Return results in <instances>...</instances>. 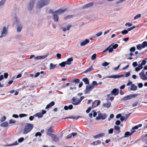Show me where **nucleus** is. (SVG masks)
<instances>
[{
    "label": "nucleus",
    "instance_id": "62",
    "mask_svg": "<svg viewBox=\"0 0 147 147\" xmlns=\"http://www.w3.org/2000/svg\"><path fill=\"white\" fill-rule=\"evenodd\" d=\"M132 25V24H131L129 22L125 24V26H128L129 27L131 26Z\"/></svg>",
    "mask_w": 147,
    "mask_h": 147
},
{
    "label": "nucleus",
    "instance_id": "9",
    "mask_svg": "<svg viewBox=\"0 0 147 147\" xmlns=\"http://www.w3.org/2000/svg\"><path fill=\"white\" fill-rule=\"evenodd\" d=\"M66 10V9H62L60 8L59 9L55 11L54 12L56 13L58 15H60L63 13Z\"/></svg>",
    "mask_w": 147,
    "mask_h": 147
},
{
    "label": "nucleus",
    "instance_id": "32",
    "mask_svg": "<svg viewBox=\"0 0 147 147\" xmlns=\"http://www.w3.org/2000/svg\"><path fill=\"white\" fill-rule=\"evenodd\" d=\"M22 28V25H18L17 28V31L18 32H21Z\"/></svg>",
    "mask_w": 147,
    "mask_h": 147
},
{
    "label": "nucleus",
    "instance_id": "1",
    "mask_svg": "<svg viewBox=\"0 0 147 147\" xmlns=\"http://www.w3.org/2000/svg\"><path fill=\"white\" fill-rule=\"evenodd\" d=\"M50 2L49 0H41L40 1L37 5V7L40 8L48 4Z\"/></svg>",
    "mask_w": 147,
    "mask_h": 147
},
{
    "label": "nucleus",
    "instance_id": "5",
    "mask_svg": "<svg viewBox=\"0 0 147 147\" xmlns=\"http://www.w3.org/2000/svg\"><path fill=\"white\" fill-rule=\"evenodd\" d=\"M141 78L143 80H147V77L145 75L144 71L143 70L139 74Z\"/></svg>",
    "mask_w": 147,
    "mask_h": 147
},
{
    "label": "nucleus",
    "instance_id": "10",
    "mask_svg": "<svg viewBox=\"0 0 147 147\" xmlns=\"http://www.w3.org/2000/svg\"><path fill=\"white\" fill-rule=\"evenodd\" d=\"M53 132V126H51L47 130V134L48 136H50L53 134L51 133Z\"/></svg>",
    "mask_w": 147,
    "mask_h": 147
},
{
    "label": "nucleus",
    "instance_id": "48",
    "mask_svg": "<svg viewBox=\"0 0 147 147\" xmlns=\"http://www.w3.org/2000/svg\"><path fill=\"white\" fill-rule=\"evenodd\" d=\"M130 51L131 52H134L136 50V48L135 47H133L130 49Z\"/></svg>",
    "mask_w": 147,
    "mask_h": 147
},
{
    "label": "nucleus",
    "instance_id": "2",
    "mask_svg": "<svg viewBox=\"0 0 147 147\" xmlns=\"http://www.w3.org/2000/svg\"><path fill=\"white\" fill-rule=\"evenodd\" d=\"M33 127V124L30 123L28 124L24 127L23 134H26L29 132L32 129Z\"/></svg>",
    "mask_w": 147,
    "mask_h": 147
},
{
    "label": "nucleus",
    "instance_id": "52",
    "mask_svg": "<svg viewBox=\"0 0 147 147\" xmlns=\"http://www.w3.org/2000/svg\"><path fill=\"white\" fill-rule=\"evenodd\" d=\"M42 134L40 132H37L35 134V136L36 137H37V136H41Z\"/></svg>",
    "mask_w": 147,
    "mask_h": 147
},
{
    "label": "nucleus",
    "instance_id": "38",
    "mask_svg": "<svg viewBox=\"0 0 147 147\" xmlns=\"http://www.w3.org/2000/svg\"><path fill=\"white\" fill-rule=\"evenodd\" d=\"M137 48L139 50H141L142 48H142V45L141 44H139L137 45Z\"/></svg>",
    "mask_w": 147,
    "mask_h": 147
},
{
    "label": "nucleus",
    "instance_id": "15",
    "mask_svg": "<svg viewBox=\"0 0 147 147\" xmlns=\"http://www.w3.org/2000/svg\"><path fill=\"white\" fill-rule=\"evenodd\" d=\"M52 138L53 140L55 142H58L59 141V138L57 137L56 135L53 134L51 136H50Z\"/></svg>",
    "mask_w": 147,
    "mask_h": 147
},
{
    "label": "nucleus",
    "instance_id": "37",
    "mask_svg": "<svg viewBox=\"0 0 147 147\" xmlns=\"http://www.w3.org/2000/svg\"><path fill=\"white\" fill-rule=\"evenodd\" d=\"M143 48H144L146 47H147V42L144 41L142 44Z\"/></svg>",
    "mask_w": 147,
    "mask_h": 147
},
{
    "label": "nucleus",
    "instance_id": "3",
    "mask_svg": "<svg viewBox=\"0 0 147 147\" xmlns=\"http://www.w3.org/2000/svg\"><path fill=\"white\" fill-rule=\"evenodd\" d=\"M82 94V93H79L76 96L72 98V101H81L84 98V96H81Z\"/></svg>",
    "mask_w": 147,
    "mask_h": 147
},
{
    "label": "nucleus",
    "instance_id": "45",
    "mask_svg": "<svg viewBox=\"0 0 147 147\" xmlns=\"http://www.w3.org/2000/svg\"><path fill=\"white\" fill-rule=\"evenodd\" d=\"M27 114H21L19 115V117L21 118H22L24 117L27 116Z\"/></svg>",
    "mask_w": 147,
    "mask_h": 147
},
{
    "label": "nucleus",
    "instance_id": "53",
    "mask_svg": "<svg viewBox=\"0 0 147 147\" xmlns=\"http://www.w3.org/2000/svg\"><path fill=\"white\" fill-rule=\"evenodd\" d=\"M146 60L147 59H145L144 60H143L142 61V62L141 63L142 65H144L146 64Z\"/></svg>",
    "mask_w": 147,
    "mask_h": 147
},
{
    "label": "nucleus",
    "instance_id": "22",
    "mask_svg": "<svg viewBox=\"0 0 147 147\" xmlns=\"http://www.w3.org/2000/svg\"><path fill=\"white\" fill-rule=\"evenodd\" d=\"M54 102H51L50 103L47 105L46 107V109H48L55 105Z\"/></svg>",
    "mask_w": 147,
    "mask_h": 147
},
{
    "label": "nucleus",
    "instance_id": "33",
    "mask_svg": "<svg viewBox=\"0 0 147 147\" xmlns=\"http://www.w3.org/2000/svg\"><path fill=\"white\" fill-rule=\"evenodd\" d=\"M114 129L115 130L118 131L119 133L120 132V127L119 126L115 125L114 126Z\"/></svg>",
    "mask_w": 147,
    "mask_h": 147
},
{
    "label": "nucleus",
    "instance_id": "41",
    "mask_svg": "<svg viewBox=\"0 0 147 147\" xmlns=\"http://www.w3.org/2000/svg\"><path fill=\"white\" fill-rule=\"evenodd\" d=\"M128 32V31L127 30H124L121 32V33L123 34H126Z\"/></svg>",
    "mask_w": 147,
    "mask_h": 147
},
{
    "label": "nucleus",
    "instance_id": "29",
    "mask_svg": "<svg viewBox=\"0 0 147 147\" xmlns=\"http://www.w3.org/2000/svg\"><path fill=\"white\" fill-rule=\"evenodd\" d=\"M9 124L7 122H5L1 124V127H6L8 126Z\"/></svg>",
    "mask_w": 147,
    "mask_h": 147
},
{
    "label": "nucleus",
    "instance_id": "61",
    "mask_svg": "<svg viewBox=\"0 0 147 147\" xmlns=\"http://www.w3.org/2000/svg\"><path fill=\"white\" fill-rule=\"evenodd\" d=\"M91 107H90L89 108H88L86 111V112L87 113H89L91 111Z\"/></svg>",
    "mask_w": 147,
    "mask_h": 147
},
{
    "label": "nucleus",
    "instance_id": "58",
    "mask_svg": "<svg viewBox=\"0 0 147 147\" xmlns=\"http://www.w3.org/2000/svg\"><path fill=\"white\" fill-rule=\"evenodd\" d=\"M6 119V117L5 116H4L3 118L1 119V122H3Z\"/></svg>",
    "mask_w": 147,
    "mask_h": 147
},
{
    "label": "nucleus",
    "instance_id": "64",
    "mask_svg": "<svg viewBox=\"0 0 147 147\" xmlns=\"http://www.w3.org/2000/svg\"><path fill=\"white\" fill-rule=\"evenodd\" d=\"M121 123V122L119 120H117L115 122V124L116 125H119Z\"/></svg>",
    "mask_w": 147,
    "mask_h": 147
},
{
    "label": "nucleus",
    "instance_id": "36",
    "mask_svg": "<svg viewBox=\"0 0 147 147\" xmlns=\"http://www.w3.org/2000/svg\"><path fill=\"white\" fill-rule=\"evenodd\" d=\"M71 25H68L67 27V28L66 29L65 28L63 27L62 28L63 30V31H65L66 30H68L71 27Z\"/></svg>",
    "mask_w": 147,
    "mask_h": 147
},
{
    "label": "nucleus",
    "instance_id": "43",
    "mask_svg": "<svg viewBox=\"0 0 147 147\" xmlns=\"http://www.w3.org/2000/svg\"><path fill=\"white\" fill-rule=\"evenodd\" d=\"M110 46L108 47L106 49H105V50H104L102 52V54H103L105 53L108 50L109 51V49H110Z\"/></svg>",
    "mask_w": 147,
    "mask_h": 147
},
{
    "label": "nucleus",
    "instance_id": "17",
    "mask_svg": "<svg viewBox=\"0 0 147 147\" xmlns=\"http://www.w3.org/2000/svg\"><path fill=\"white\" fill-rule=\"evenodd\" d=\"M53 20L54 21L57 22L58 21L59 17L58 15L54 12L53 13Z\"/></svg>",
    "mask_w": 147,
    "mask_h": 147
},
{
    "label": "nucleus",
    "instance_id": "42",
    "mask_svg": "<svg viewBox=\"0 0 147 147\" xmlns=\"http://www.w3.org/2000/svg\"><path fill=\"white\" fill-rule=\"evenodd\" d=\"M18 144V143L17 141H16L13 144H10L8 145V146H15Z\"/></svg>",
    "mask_w": 147,
    "mask_h": 147
},
{
    "label": "nucleus",
    "instance_id": "60",
    "mask_svg": "<svg viewBox=\"0 0 147 147\" xmlns=\"http://www.w3.org/2000/svg\"><path fill=\"white\" fill-rule=\"evenodd\" d=\"M16 121H15V120H13V119H10V120H9V123L11 124V123H14L16 122Z\"/></svg>",
    "mask_w": 147,
    "mask_h": 147
},
{
    "label": "nucleus",
    "instance_id": "7",
    "mask_svg": "<svg viewBox=\"0 0 147 147\" xmlns=\"http://www.w3.org/2000/svg\"><path fill=\"white\" fill-rule=\"evenodd\" d=\"M7 30L5 27H4L1 30V35L0 36V38L3 37L5 36L7 34Z\"/></svg>",
    "mask_w": 147,
    "mask_h": 147
},
{
    "label": "nucleus",
    "instance_id": "4",
    "mask_svg": "<svg viewBox=\"0 0 147 147\" xmlns=\"http://www.w3.org/2000/svg\"><path fill=\"white\" fill-rule=\"evenodd\" d=\"M138 96V94H133L125 96L123 98V100H126L131 98H133L137 97Z\"/></svg>",
    "mask_w": 147,
    "mask_h": 147
},
{
    "label": "nucleus",
    "instance_id": "35",
    "mask_svg": "<svg viewBox=\"0 0 147 147\" xmlns=\"http://www.w3.org/2000/svg\"><path fill=\"white\" fill-rule=\"evenodd\" d=\"M56 66V65H54L52 63H51L50 65V69H54Z\"/></svg>",
    "mask_w": 147,
    "mask_h": 147
},
{
    "label": "nucleus",
    "instance_id": "54",
    "mask_svg": "<svg viewBox=\"0 0 147 147\" xmlns=\"http://www.w3.org/2000/svg\"><path fill=\"white\" fill-rule=\"evenodd\" d=\"M96 102H93L92 103V107L93 108L97 106L96 104Z\"/></svg>",
    "mask_w": 147,
    "mask_h": 147
},
{
    "label": "nucleus",
    "instance_id": "12",
    "mask_svg": "<svg viewBox=\"0 0 147 147\" xmlns=\"http://www.w3.org/2000/svg\"><path fill=\"white\" fill-rule=\"evenodd\" d=\"M119 93V90L118 89L114 88L111 91V94L113 95L116 96Z\"/></svg>",
    "mask_w": 147,
    "mask_h": 147
},
{
    "label": "nucleus",
    "instance_id": "46",
    "mask_svg": "<svg viewBox=\"0 0 147 147\" xmlns=\"http://www.w3.org/2000/svg\"><path fill=\"white\" fill-rule=\"evenodd\" d=\"M92 85H93V86H97L98 85V84L95 81H94L92 82Z\"/></svg>",
    "mask_w": 147,
    "mask_h": 147
},
{
    "label": "nucleus",
    "instance_id": "23",
    "mask_svg": "<svg viewBox=\"0 0 147 147\" xmlns=\"http://www.w3.org/2000/svg\"><path fill=\"white\" fill-rule=\"evenodd\" d=\"M73 60L72 57H71L68 59L65 62L67 64L69 65L71 64V62Z\"/></svg>",
    "mask_w": 147,
    "mask_h": 147
},
{
    "label": "nucleus",
    "instance_id": "21",
    "mask_svg": "<svg viewBox=\"0 0 147 147\" xmlns=\"http://www.w3.org/2000/svg\"><path fill=\"white\" fill-rule=\"evenodd\" d=\"M101 142L100 140H98L96 141L93 142L92 143L90 144V145H93V146H96L98 145H99L101 144Z\"/></svg>",
    "mask_w": 147,
    "mask_h": 147
},
{
    "label": "nucleus",
    "instance_id": "24",
    "mask_svg": "<svg viewBox=\"0 0 147 147\" xmlns=\"http://www.w3.org/2000/svg\"><path fill=\"white\" fill-rule=\"evenodd\" d=\"M123 75H113L112 76H108V77L109 78H119L120 77H122Z\"/></svg>",
    "mask_w": 147,
    "mask_h": 147
},
{
    "label": "nucleus",
    "instance_id": "50",
    "mask_svg": "<svg viewBox=\"0 0 147 147\" xmlns=\"http://www.w3.org/2000/svg\"><path fill=\"white\" fill-rule=\"evenodd\" d=\"M96 57V54H93L91 57V59H92L94 60L95 59Z\"/></svg>",
    "mask_w": 147,
    "mask_h": 147
},
{
    "label": "nucleus",
    "instance_id": "30",
    "mask_svg": "<svg viewBox=\"0 0 147 147\" xmlns=\"http://www.w3.org/2000/svg\"><path fill=\"white\" fill-rule=\"evenodd\" d=\"M93 69L92 68V66H91L89 68L87 69L84 71L85 73H87L90 72L91 70H93Z\"/></svg>",
    "mask_w": 147,
    "mask_h": 147
},
{
    "label": "nucleus",
    "instance_id": "19",
    "mask_svg": "<svg viewBox=\"0 0 147 147\" xmlns=\"http://www.w3.org/2000/svg\"><path fill=\"white\" fill-rule=\"evenodd\" d=\"M89 42L90 40L88 39H85L84 41L81 42L80 45L82 46H85L88 43H89Z\"/></svg>",
    "mask_w": 147,
    "mask_h": 147
},
{
    "label": "nucleus",
    "instance_id": "59",
    "mask_svg": "<svg viewBox=\"0 0 147 147\" xmlns=\"http://www.w3.org/2000/svg\"><path fill=\"white\" fill-rule=\"evenodd\" d=\"M5 1V0H2L0 2V6L3 5Z\"/></svg>",
    "mask_w": 147,
    "mask_h": 147
},
{
    "label": "nucleus",
    "instance_id": "34",
    "mask_svg": "<svg viewBox=\"0 0 147 147\" xmlns=\"http://www.w3.org/2000/svg\"><path fill=\"white\" fill-rule=\"evenodd\" d=\"M35 115L36 117H38V118H41L43 116L41 113L40 112L38 113L35 114Z\"/></svg>",
    "mask_w": 147,
    "mask_h": 147
},
{
    "label": "nucleus",
    "instance_id": "27",
    "mask_svg": "<svg viewBox=\"0 0 147 147\" xmlns=\"http://www.w3.org/2000/svg\"><path fill=\"white\" fill-rule=\"evenodd\" d=\"M142 124H140L138 125L135 126L134 127L132 128V131H135L134 130H135L138 129L139 127H141L142 126Z\"/></svg>",
    "mask_w": 147,
    "mask_h": 147
},
{
    "label": "nucleus",
    "instance_id": "39",
    "mask_svg": "<svg viewBox=\"0 0 147 147\" xmlns=\"http://www.w3.org/2000/svg\"><path fill=\"white\" fill-rule=\"evenodd\" d=\"M73 82L78 84L80 82V80L78 79H76L73 80Z\"/></svg>",
    "mask_w": 147,
    "mask_h": 147
},
{
    "label": "nucleus",
    "instance_id": "47",
    "mask_svg": "<svg viewBox=\"0 0 147 147\" xmlns=\"http://www.w3.org/2000/svg\"><path fill=\"white\" fill-rule=\"evenodd\" d=\"M109 63L107 62H104L102 64V65L103 66L105 67L109 65Z\"/></svg>",
    "mask_w": 147,
    "mask_h": 147
},
{
    "label": "nucleus",
    "instance_id": "44",
    "mask_svg": "<svg viewBox=\"0 0 147 147\" xmlns=\"http://www.w3.org/2000/svg\"><path fill=\"white\" fill-rule=\"evenodd\" d=\"M141 17V15L140 14H139L136 15L134 18V20H136Z\"/></svg>",
    "mask_w": 147,
    "mask_h": 147
},
{
    "label": "nucleus",
    "instance_id": "6",
    "mask_svg": "<svg viewBox=\"0 0 147 147\" xmlns=\"http://www.w3.org/2000/svg\"><path fill=\"white\" fill-rule=\"evenodd\" d=\"M94 88V86L93 85L86 86V88L85 90V93H88L90 91Z\"/></svg>",
    "mask_w": 147,
    "mask_h": 147
},
{
    "label": "nucleus",
    "instance_id": "26",
    "mask_svg": "<svg viewBox=\"0 0 147 147\" xmlns=\"http://www.w3.org/2000/svg\"><path fill=\"white\" fill-rule=\"evenodd\" d=\"M111 103L109 102H107L106 103H104L103 105V107L106 108H109L110 107Z\"/></svg>",
    "mask_w": 147,
    "mask_h": 147
},
{
    "label": "nucleus",
    "instance_id": "16",
    "mask_svg": "<svg viewBox=\"0 0 147 147\" xmlns=\"http://www.w3.org/2000/svg\"><path fill=\"white\" fill-rule=\"evenodd\" d=\"M93 5V2H90L88 4H86L84 6H83L82 8V9H85L86 8H88L89 7H92Z\"/></svg>",
    "mask_w": 147,
    "mask_h": 147
},
{
    "label": "nucleus",
    "instance_id": "51",
    "mask_svg": "<svg viewBox=\"0 0 147 147\" xmlns=\"http://www.w3.org/2000/svg\"><path fill=\"white\" fill-rule=\"evenodd\" d=\"M81 102H72V104L74 105H77L79 104Z\"/></svg>",
    "mask_w": 147,
    "mask_h": 147
},
{
    "label": "nucleus",
    "instance_id": "40",
    "mask_svg": "<svg viewBox=\"0 0 147 147\" xmlns=\"http://www.w3.org/2000/svg\"><path fill=\"white\" fill-rule=\"evenodd\" d=\"M66 63V62H63L59 64V65L62 67H64L65 66Z\"/></svg>",
    "mask_w": 147,
    "mask_h": 147
},
{
    "label": "nucleus",
    "instance_id": "55",
    "mask_svg": "<svg viewBox=\"0 0 147 147\" xmlns=\"http://www.w3.org/2000/svg\"><path fill=\"white\" fill-rule=\"evenodd\" d=\"M72 17H73V16L72 15H68V16H67L64 19L65 20H67V19H68V18H71Z\"/></svg>",
    "mask_w": 147,
    "mask_h": 147
},
{
    "label": "nucleus",
    "instance_id": "20",
    "mask_svg": "<svg viewBox=\"0 0 147 147\" xmlns=\"http://www.w3.org/2000/svg\"><path fill=\"white\" fill-rule=\"evenodd\" d=\"M104 135L105 134L102 133L94 136L93 138L95 139H96L102 137L104 136Z\"/></svg>",
    "mask_w": 147,
    "mask_h": 147
},
{
    "label": "nucleus",
    "instance_id": "28",
    "mask_svg": "<svg viewBox=\"0 0 147 147\" xmlns=\"http://www.w3.org/2000/svg\"><path fill=\"white\" fill-rule=\"evenodd\" d=\"M137 86L135 85L134 84H132L130 88L131 90H137Z\"/></svg>",
    "mask_w": 147,
    "mask_h": 147
},
{
    "label": "nucleus",
    "instance_id": "49",
    "mask_svg": "<svg viewBox=\"0 0 147 147\" xmlns=\"http://www.w3.org/2000/svg\"><path fill=\"white\" fill-rule=\"evenodd\" d=\"M24 138H23L22 137L19 139L18 141L19 142L21 143L22 142L24 141Z\"/></svg>",
    "mask_w": 147,
    "mask_h": 147
},
{
    "label": "nucleus",
    "instance_id": "57",
    "mask_svg": "<svg viewBox=\"0 0 147 147\" xmlns=\"http://www.w3.org/2000/svg\"><path fill=\"white\" fill-rule=\"evenodd\" d=\"M138 86L139 88H141L143 86V84L142 83H139L138 84Z\"/></svg>",
    "mask_w": 147,
    "mask_h": 147
},
{
    "label": "nucleus",
    "instance_id": "14",
    "mask_svg": "<svg viewBox=\"0 0 147 147\" xmlns=\"http://www.w3.org/2000/svg\"><path fill=\"white\" fill-rule=\"evenodd\" d=\"M35 0H31L30 1L29 6L28 7V9L29 10H31L33 7V4Z\"/></svg>",
    "mask_w": 147,
    "mask_h": 147
},
{
    "label": "nucleus",
    "instance_id": "18",
    "mask_svg": "<svg viewBox=\"0 0 147 147\" xmlns=\"http://www.w3.org/2000/svg\"><path fill=\"white\" fill-rule=\"evenodd\" d=\"M135 131H132L130 132L129 131H127L125 133L124 137H127L130 136Z\"/></svg>",
    "mask_w": 147,
    "mask_h": 147
},
{
    "label": "nucleus",
    "instance_id": "56",
    "mask_svg": "<svg viewBox=\"0 0 147 147\" xmlns=\"http://www.w3.org/2000/svg\"><path fill=\"white\" fill-rule=\"evenodd\" d=\"M113 129L112 128H111L109 130L108 132L110 134H112L113 132Z\"/></svg>",
    "mask_w": 147,
    "mask_h": 147
},
{
    "label": "nucleus",
    "instance_id": "31",
    "mask_svg": "<svg viewBox=\"0 0 147 147\" xmlns=\"http://www.w3.org/2000/svg\"><path fill=\"white\" fill-rule=\"evenodd\" d=\"M82 80L86 84H89V82L87 78H84Z\"/></svg>",
    "mask_w": 147,
    "mask_h": 147
},
{
    "label": "nucleus",
    "instance_id": "8",
    "mask_svg": "<svg viewBox=\"0 0 147 147\" xmlns=\"http://www.w3.org/2000/svg\"><path fill=\"white\" fill-rule=\"evenodd\" d=\"M112 45H110V49H109V53H111L113 51V49H115L118 46V45L117 44H116L113 45L112 46Z\"/></svg>",
    "mask_w": 147,
    "mask_h": 147
},
{
    "label": "nucleus",
    "instance_id": "25",
    "mask_svg": "<svg viewBox=\"0 0 147 147\" xmlns=\"http://www.w3.org/2000/svg\"><path fill=\"white\" fill-rule=\"evenodd\" d=\"M73 106L72 105H69L68 106H65L64 107V109L65 110H67L68 109L71 110L72 109Z\"/></svg>",
    "mask_w": 147,
    "mask_h": 147
},
{
    "label": "nucleus",
    "instance_id": "63",
    "mask_svg": "<svg viewBox=\"0 0 147 147\" xmlns=\"http://www.w3.org/2000/svg\"><path fill=\"white\" fill-rule=\"evenodd\" d=\"M139 103L138 102H136L132 105V107H134L138 105Z\"/></svg>",
    "mask_w": 147,
    "mask_h": 147
},
{
    "label": "nucleus",
    "instance_id": "13",
    "mask_svg": "<svg viewBox=\"0 0 147 147\" xmlns=\"http://www.w3.org/2000/svg\"><path fill=\"white\" fill-rule=\"evenodd\" d=\"M106 117L107 115H105L99 113L98 114V116L96 117V119L98 120L101 119L103 120L106 118Z\"/></svg>",
    "mask_w": 147,
    "mask_h": 147
},
{
    "label": "nucleus",
    "instance_id": "11",
    "mask_svg": "<svg viewBox=\"0 0 147 147\" xmlns=\"http://www.w3.org/2000/svg\"><path fill=\"white\" fill-rule=\"evenodd\" d=\"M105 98L107 100L112 101L113 100L115 97L113 96L111 94H107L105 96Z\"/></svg>",
    "mask_w": 147,
    "mask_h": 147
}]
</instances>
